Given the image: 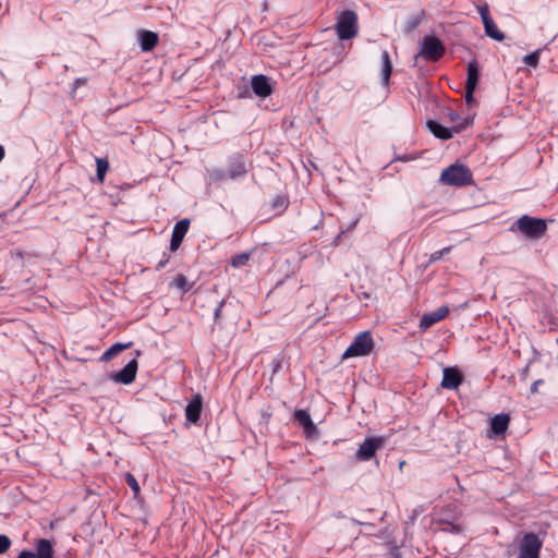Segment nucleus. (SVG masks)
<instances>
[{
  "instance_id": "f257e3e1",
  "label": "nucleus",
  "mask_w": 558,
  "mask_h": 558,
  "mask_svg": "<svg viewBox=\"0 0 558 558\" xmlns=\"http://www.w3.org/2000/svg\"><path fill=\"white\" fill-rule=\"evenodd\" d=\"M521 232L526 239L539 240L547 232L546 220L542 218L532 217L529 215L521 216L517 221L513 229Z\"/></svg>"
},
{
  "instance_id": "f03ea898",
  "label": "nucleus",
  "mask_w": 558,
  "mask_h": 558,
  "mask_svg": "<svg viewBox=\"0 0 558 558\" xmlns=\"http://www.w3.org/2000/svg\"><path fill=\"white\" fill-rule=\"evenodd\" d=\"M440 182L450 186H465L473 182L472 172L466 166L454 163L442 170Z\"/></svg>"
},
{
  "instance_id": "7ed1b4c3",
  "label": "nucleus",
  "mask_w": 558,
  "mask_h": 558,
  "mask_svg": "<svg viewBox=\"0 0 558 558\" xmlns=\"http://www.w3.org/2000/svg\"><path fill=\"white\" fill-rule=\"evenodd\" d=\"M336 33L341 40H349L357 35V14L352 10H345L338 14L335 25Z\"/></svg>"
},
{
  "instance_id": "20e7f679",
  "label": "nucleus",
  "mask_w": 558,
  "mask_h": 558,
  "mask_svg": "<svg viewBox=\"0 0 558 558\" xmlns=\"http://www.w3.org/2000/svg\"><path fill=\"white\" fill-rule=\"evenodd\" d=\"M374 348V340L369 331L360 332L344 351L342 357L366 356Z\"/></svg>"
},
{
  "instance_id": "39448f33",
  "label": "nucleus",
  "mask_w": 558,
  "mask_h": 558,
  "mask_svg": "<svg viewBox=\"0 0 558 558\" xmlns=\"http://www.w3.org/2000/svg\"><path fill=\"white\" fill-rule=\"evenodd\" d=\"M386 441L387 439L384 436L366 437L354 453L355 460L360 462L369 461L378 450L385 447Z\"/></svg>"
},
{
  "instance_id": "423d86ee",
  "label": "nucleus",
  "mask_w": 558,
  "mask_h": 558,
  "mask_svg": "<svg viewBox=\"0 0 558 558\" xmlns=\"http://www.w3.org/2000/svg\"><path fill=\"white\" fill-rule=\"evenodd\" d=\"M446 52L444 44L435 36H425L421 44V50L415 57H422L426 61H438Z\"/></svg>"
},
{
  "instance_id": "0eeeda50",
  "label": "nucleus",
  "mask_w": 558,
  "mask_h": 558,
  "mask_svg": "<svg viewBox=\"0 0 558 558\" xmlns=\"http://www.w3.org/2000/svg\"><path fill=\"white\" fill-rule=\"evenodd\" d=\"M543 541L533 532L523 535L519 546V558H539Z\"/></svg>"
},
{
  "instance_id": "6e6552de",
  "label": "nucleus",
  "mask_w": 558,
  "mask_h": 558,
  "mask_svg": "<svg viewBox=\"0 0 558 558\" xmlns=\"http://www.w3.org/2000/svg\"><path fill=\"white\" fill-rule=\"evenodd\" d=\"M470 125L469 119H464L460 124H457L453 128H447L440 124L435 120H428L426 123L429 132L437 138L440 140H450L454 134L460 133L465 130Z\"/></svg>"
},
{
  "instance_id": "1a4fd4ad",
  "label": "nucleus",
  "mask_w": 558,
  "mask_h": 558,
  "mask_svg": "<svg viewBox=\"0 0 558 558\" xmlns=\"http://www.w3.org/2000/svg\"><path fill=\"white\" fill-rule=\"evenodd\" d=\"M480 81V66L477 61L473 60L468 63V74L465 82V102L471 106L475 102L474 92Z\"/></svg>"
},
{
  "instance_id": "9d476101",
  "label": "nucleus",
  "mask_w": 558,
  "mask_h": 558,
  "mask_svg": "<svg viewBox=\"0 0 558 558\" xmlns=\"http://www.w3.org/2000/svg\"><path fill=\"white\" fill-rule=\"evenodd\" d=\"M137 368V361L133 359L121 371L111 374L110 378L114 383L130 385L135 380Z\"/></svg>"
},
{
  "instance_id": "9b49d317",
  "label": "nucleus",
  "mask_w": 558,
  "mask_h": 558,
  "mask_svg": "<svg viewBox=\"0 0 558 558\" xmlns=\"http://www.w3.org/2000/svg\"><path fill=\"white\" fill-rule=\"evenodd\" d=\"M448 314V306H440L434 312L425 313L420 320V330L423 332L426 331L433 325L444 319Z\"/></svg>"
},
{
  "instance_id": "f8f14e48",
  "label": "nucleus",
  "mask_w": 558,
  "mask_h": 558,
  "mask_svg": "<svg viewBox=\"0 0 558 558\" xmlns=\"http://www.w3.org/2000/svg\"><path fill=\"white\" fill-rule=\"evenodd\" d=\"M247 172L245 156L242 154H235L229 157L228 160V175L234 180L239 177L244 175Z\"/></svg>"
},
{
  "instance_id": "ddd939ff",
  "label": "nucleus",
  "mask_w": 558,
  "mask_h": 558,
  "mask_svg": "<svg viewBox=\"0 0 558 558\" xmlns=\"http://www.w3.org/2000/svg\"><path fill=\"white\" fill-rule=\"evenodd\" d=\"M251 86L254 94L262 98H266L272 93L269 77L263 74L254 75L251 80Z\"/></svg>"
},
{
  "instance_id": "4468645a",
  "label": "nucleus",
  "mask_w": 558,
  "mask_h": 558,
  "mask_svg": "<svg viewBox=\"0 0 558 558\" xmlns=\"http://www.w3.org/2000/svg\"><path fill=\"white\" fill-rule=\"evenodd\" d=\"M189 227H190V220L187 218H184L174 225L173 230H172L171 241H170V251L174 252L180 247V245L189 230Z\"/></svg>"
},
{
  "instance_id": "2eb2a0df",
  "label": "nucleus",
  "mask_w": 558,
  "mask_h": 558,
  "mask_svg": "<svg viewBox=\"0 0 558 558\" xmlns=\"http://www.w3.org/2000/svg\"><path fill=\"white\" fill-rule=\"evenodd\" d=\"M202 410L203 398L199 393H196L192 397V399L190 400L185 408L186 420L193 424H196L201 418Z\"/></svg>"
},
{
  "instance_id": "dca6fc26",
  "label": "nucleus",
  "mask_w": 558,
  "mask_h": 558,
  "mask_svg": "<svg viewBox=\"0 0 558 558\" xmlns=\"http://www.w3.org/2000/svg\"><path fill=\"white\" fill-rule=\"evenodd\" d=\"M463 380L461 372L457 367H447L442 373L441 386L446 389H457Z\"/></svg>"
},
{
  "instance_id": "f3484780",
  "label": "nucleus",
  "mask_w": 558,
  "mask_h": 558,
  "mask_svg": "<svg viewBox=\"0 0 558 558\" xmlns=\"http://www.w3.org/2000/svg\"><path fill=\"white\" fill-rule=\"evenodd\" d=\"M293 416H294V420L303 427L304 434L307 437H311V436L317 434V427L313 423L308 411L295 410Z\"/></svg>"
},
{
  "instance_id": "a211bd4d",
  "label": "nucleus",
  "mask_w": 558,
  "mask_h": 558,
  "mask_svg": "<svg viewBox=\"0 0 558 558\" xmlns=\"http://www.w3.org/2000/svg\"><path fill=\"white\" fill-rule=\"evenodd\" d=\"M33 556V558H56L54 543L47 538H39L35 544Z\"/></svg>"
},
{
  "instance_id": "6ab92c4d",
  "label": "nucleus",
  "mask_w": 558,
  "mask_h": 558,
  "mask_svg": "<svg viewBox=\"0 0 558 558\" xmlns=\"http://www.w3.org/2000/svg\"><path fill=\"white\" fill-rule=\"evenodd\" d=\"M510 417L508 414H497L492 418L490 429L496 436L504 435L509 426Z\"/></svg>"
},
{
  "instance_id": "aec40b11",
  "label": "nucleus",
  "mask_w": 558,
  "mask_h": 558,
  "mask_svg": "<svg viewBox=\"0 0 558 558\" xmlns=\"http://www.w3.org/2000/svg\"><path fill=\"white\" fill-rule=\"evenodd\" d=\"M140 45L143 51L153 50L158 44V34L150 31H141L138 33Z\"/></svg>"
},
{
  "instance_id": "412c9836",
  "label": "nucleus",
  "mask_w": 558,
  "mask_h": 558,
  "mask_svg": "<svg viewBox=\"0 0 558 558\" xmlns=\"http://www.w3.org/2000/svg\"><path fill=\"white\" fill-rule=\"evenodd\" d=\"M381 63H383V68H381V82H383L384 86H388L389 80H390V75L392 73V62H391V59H390V54H389V52L387 50H384L381 52Z\"/></svg>"
},
{
  "instance_id": "4be33fe9",
  "label": "nucleus",
  "mask_w": 558,
  "mask_h": 558,
  "mask_svg": "<svg viewBox=\"0 0 558 558\" xmlns=\"http://www.w3.org/2000/svg\"><path fill=\"white\" fill-rule=\"evenodd\" d=\"M131 345H132V342H128V343L117 342L102 353V355L100 356V361L109 362L111 359H113L116 355H118L123 350L129 349Z\"/></svg>"
},
{
  "instance_id": "5701e85b",
  "label": "nucleus",
  "mask_w": 558,
  "mask_h": 558,
  "mask_svg": "<svg viewBox=\"0 0 558 558\" xmlns=\"http://www.w3.org/2000/svg\"><path fill=\"white\" fill-rule=\"evenodd\" d=\"M484 29H485L486 35L495 40L501 41L505 38V34L498 29V27L494 21L486 24L484 26Z\"/></svg>"
},
{
  "instance_id": "b1692460",
  "label": "nucleus",
  "mask_w": 558,
  "mask_h": 558,
  "mask_svg": "<svg viewBox=\"0 0 558 558\" xmlns=\"http://www.w3.org/2000/svg\"><path fill=\"white\" fill-rule=\"evenodd\" d=\"M96 166H97V169H96L97 179L99 180V182H102L105 179V175L109 169V162L107 159L96 158Z\"/></svg>"
},
{
  "instance_id": "393cba45",
  "label": "nucleus",
  "mask_w": 558,
  "mask_h": 558,
  "mask_svg": "<svg viewBox=\"0 0 558 558\" xmlns=\"http://www.w3.org/2000/svg\"><path fill=\"white\" fill-rule=\"evenodd\" d=\"M174 286L183 292H187L192 289V284L187 281L186 277L182 274L175 276L173 280Z\"/></svg>"
},
{
  "instance_id": "a878e982",
  "label": "nucleus",
  "mask_w": 558,
  "mask_h": 558,
  "mask_svg": "<svg viewBox=\"0 0 558 558\" xmlns=\"http://www.w3.org/2000/svg\"><path fill=\"white\" fill-rule=\"evenodd\" d=\"M423 19L424 12H420L417 14L412 15L407 22L405 29L408 32L415 29L422 23Z\"/></svg>"
},
{
  "instance_id": "bb28decb",
  "label": "nucleus",
  "mask_w": 558,
  "mask_h": 558,
  "mask_svg": "<svg viewBox=\"0 0 558 558\" xmlns=\"http://www.w3.org/2000/svg\"><path fill=\"white\" fill-rule=\"evenodd\" d=\"M250 259V253L243 252L241 254H236L231 259V265L235 268L244 266Z\"/></svg>"
},
{
  "instance_id": "cd10ccee",
  "label": "nucleus",
  "mask_w": 558,
  "mask_h": 558,
  "mask_svg": "<svg viewBox=\"0 0 558 558\" xmlns=\"http://www.w3.org/2000/svg\"><path fill=\"white\" fill-rule=\"evenodd\" d=\"M539 53H541V50H535V51L526 54L523 59V62L529 66L536 68L538 65V61H539Z\"/></svg>"
},
{
  "instance_id": "c85d7f7f",
  "label": "nucleus",
  "mask_w": 558,
  "mask_h": 558,
  "mask_svg": "<svg viewBox=\"0 0 558 558\" xmlns=\"http://www.w3.org/2000/svg\"><path fill=\"white\" fill-rule=\"evenodd\" d=\"M125 482L129 485V487L134 492V495L136 496L140 493V485H138L135 476L131 473H126Z\"/></svg>"
},
{
  "instance_id": "c756f323",
  "label": "nucleus",
  "mask_w": 558,
  "mask_h": 558,
  "mask_svg": "<svg viewBox=\"0 0 558 558\" xmlns=\"http://www.w3.org/2000/svg\"><path fill=\"white\" fill-rule=\"evenodd\" d=\"M11 539L4 534H0V555L4 554L11 547Z\"/></svg>"
},
{
  "instance_id": "7c9ffc66",
  "label": "nucleus",
  "mask_w": 558,
  "mask_h": 558,
  "mask_svg": "<svg viewBox=\"0 0 558 558\" xmlns=\"http://www.w3.org/2000/svg\"><path fill=\"white\" fill-rule=\"evenodd\" d=\"M226 304V301L222 300L219 302L218 306L215 308L214 311V319H215V323H218L220 317H221V313H222V307L223 305Z\"/></svg>"
},
{
  "instance_id": "2f4dec72",
  "label": "nucleus",
  "mask_w": 558,
  "mask_h": 558,
  "mask_svg": "<svg viewBox=\"0 0 558 558\" xmlns=\"http://www.w3.org/2000/svg\"><path fill=\"white\" fill-rule=\"evenodd\" d=\"M448 116L452 122H459L458 124H460L464 120L461 119L460 114L457 111H450Z\"/></svg>"
},
{
  "instance_id": "473e14b6",
  "label": "nucleus",
  "mask_w": 558,
  "mask_h": 558,
  "mask_svg": "<svg viewBox=\"0 0 558 558\" xmlns=\"http://www.w3.org/2000/svg\"><path fill=\"white\" fill-rule=\"evenodd\" d=\"M442 257V252L436 251L429 257V263H435Z\"/></svg>"
},
{
  "instance_id": "72a5a7b5",
  "label": "nucleus",
  "mask_w": 558,
  "mask_h": 558,
  "mask_svg": "<svg viewBox=\"0 0 558 558\" xmlns=\"http://www.w3.org/2000/svg\"><path fill=\"white\" fill-rule=\"evenodd\" d=\"M87 82V80L85 77H80V78H76L73 83V88L76 89L78 88L80 86L82 85H85Z\"/></svg>"
},
{
  "instance_id": "f704fd0d",
  "label": "nucleus",
  "mask_w": 558,
  "mask_h": 558,
  "mask_svg": "<svg viewBox=\"0 0 558 558\" xmlns=\"http://www.w3.org/2000/svg\"><path fill=\"white\" fill-rule=\"evenodd\" d=\"M213 177L217 180H222V179H225L226 173L223 172V170H214Z\"/></svg>"
},
{
  "instance_id": "c9c22d12",
  "label": "nucleus",
  "mask_w": 558,
  "mask_h": 558,
  "mask_svg": "<svg viewBox=\"0 0 558 558\" xmlns=\"http://www.w3.org/2000/svg\"><path fill=\"white\" fill-rule=\"evenodd\" d=\"M478 12H480L481 17L490 14L487 4L480 7Z\"/></svg>"
},
{
  "instance_id": "e433bc0d",
  "label": "nucleus",
  "mask_w": 558,
  "mask_h": 558,
  "mask_svg": "<svg viewBox=\"0 0 558 558\" xmlns=\"http://www.w3.org/2000/svg\"><path fill=\"white\" fill-rule=\"evenodd\" d=\"M544 381L542 379L535 380L531 386V392L536 393L538 390V385H542Z\"/></svg>"
},
{
  "instance_id": "4c0bfd02",
  "label": "nucleus",
  "mask_w": 558,
  "mask_h": 558,
  "mask_svg": "<svg viewBox=\"0 0 558 558\" xmlns=\"http://www.w3.org/2000/svg\"><path fill=\"white\" fill-rule=\"evenodd\" d=\"M448 524L450 525L451 532L460 533L462 531V526L460 524L449 523V522H448Z\"/></svg>"
},
{
  "instance_id": "58836bf2",
  "label": "nucleus",
  "mask_w": 558,
  "mask_h": 558,
  "mask_svg": "<svg viewBox=\"0 0 558 558\" xmlns=\"http://www.w3.org/2000/svg\"><path fill=\"white\" fill-rule=\"evenodd\" d=\"M33 557H34L33 551H31V550H22L17 556V558H33Z\"/></svg>"
},
{
  "instance_id": "ea45409f",
  "label": "nucleus",
  "mask_w": 558,
  "mask_h": 558,
  "mask_svg": "<svg viewBox=\"0 0 558 558\" xmlns=\"http://www.w3.org/2000/svg\"><path fill=\"white\" fill-rule=\"evenodd\" d=\"M169 262V257L168 256H165L163 259H161L158 264H157V269H161L163 268Z\"/></svg>"
},
{
  "instance_id": "a19ab883",
  "label": "nucleus",
  "mask_w": 558,
  "mask_h": 558,
  "mask_svg": "<svg viewBox=\"0 0 558 558\" xmlns=\"http://www.w3.org/2000/svg\"><path fill=\"white\" fill-rule=\"evenodd\" d=\"M482 22H483V25L485 26L486 24L493 22L494 20L492 19L490 14L486 15V16H482Z\"/></svg>"
},
{
  "instance_id": "79ce46f5",
  "label": "nucleus",
  "mask_w": 558,
  "mask_h": 558,
  "mask_svg": "<svg viewBox=\"0 0 558 558\" xmlns=\"http://www.w3.org/2000/svg\"><path fill=\"white\" fill-rule=\"evenodd\" d=\"M4 155H5L4 147L0 144V162L4 158Z\"/></svg>"
},
{
  "instance_id": "37998d69",
  "label": "nucleus",
  "mask_w": 558,
  "mask_h": 558,
  "mask_svg": "<svg viewBox=\"0 0 558 558\" xmlns=\"http://www.w3.org/2000/svg\"><path fill=\"white\" fill-rule=\"evenodd\" d=\"M451 251V246L444 247L442 250H439V252H442V256Z\"/></svg>"
},
{
  "instance_id": "c03bdc74",
  "label": "nucleus",
  "mask_w": 558,
  "mask_h": 558,
  "mask_svg": "<svg viewBox=\"0 0 558 558\" xmlns=\"http://www.w3.org/2000/svg\"><path fill=\"white\" fill-rule=\"evenodd\" d=\"M279 205H280V206H283V205H284V201H283V199H279V198H278V199H277V202L274 204V206H275V207H277V206H279Z\"/></svg>"
}]
</instances>
